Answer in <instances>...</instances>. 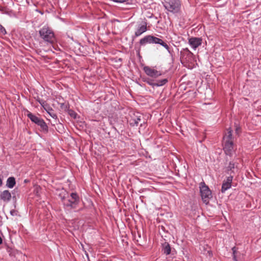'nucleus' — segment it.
I'll use <instances>...</instances> for the list:
<instances>
[{
	"mask_svg": "<svg viewBox=\"0 0 261 261\" xmlns=\"http://www.w3.org/2000/svg\"><path fill=\"white\" fill-rule=\"evenodd\" d=\"M67 196L61 197L64 206L69 209L76 208L80 202V198L76 193H71L70 195L67 193Z\"/></svg>",
	"mask_w": 261,
	"mask_h": 261,
	"instance_id": "nucleus-1",
	"label": "nucleus"
},
{
	"mask_svg": "<svg viewBox=\"0 0 261 261\" xmlns=\"http://www.w3.org/2000/svg\"><path fill=\"white\" fill-rule=\"evenodd\" d=\"M39 33L40 37L45 42L53 44L56 40L55 34L53 30L48 26H44L41 28Z\"/></svg>",
	"mask_w": 261,
	"mask_h": 261,
	"instance_id": "nucleus-2",
	"label": "nucleus"
},
{
	"mask_svg": "<svg viewBox=\"0 0 261 261\" xmlns=\"http://www.w3.org/2000/svg\"><path fill=\"white\" fill-rule=\"evenodd\" d=\"M140 45H145L147 43L159 44L164 47L169 53H170V48L167 44L164 42L161 39L151 35H147L142 38L139 42Z\"/></svg>",
	"mask_w": 261,
	"mask_h": 261,
	"instance_id": "nucleus-3",
	"label": "nucleus"
},
{
	"mask_svg": "<svg viewBox=\"0 0 261 261\" xmlns=\"http://www.w3.org/2000/svg\"><path fill=\"white\" fill-rule=\"evenodd\" d=\"M200 192L202 201L205 204H207L212 195L211 190L204 182L200 183Z\"/></svg>",
	"mask_w": 261,
	"mask_h": 261,
	"instance_id": "nucleus-4",
	"label": "nucleus"
},
{
	"mask_svg": "<svg viewBox=\"0 0 261 261\" xmlns=\"http://www.w3.org/2000/svg\"><path fill=\"white\" fill-rule=\"evenodd\" d=\"M164 6L168 11L176 13L179 10L180 3L179 0H167L164 3Z\"/></svg>",
	"mask_w": 261,
	"mask_h": 261,
	"instance_id": "nucleus-5",
	"label": "nucleus"
},
{
	"mask_svg": "<svg viewBox=\"0 0 261 261\" xmlns=\"http://www.w3.org/2000/svg\"><path fill=\"white\" fill-rule=\"evenodd\" d=\"M143 70L147 75L153 78H157L162 74L160 71H158L149 66H145L143 68Z\"/></svg>",
	"mask_w": 261,
	"mask_h": 261,
	"instance_id": "nucleus-6",
	"label": "nucleus"
},
{
	"mask_svg": "<svg viewBox=\"0 0 261 261\" xmlns=\"http://www.w3.org/2000/svg\"><path fill=\"white\" fill-rule=\"evenodd\" d=\"M189 43L191 47L196 49L202 44V39L200 38L192 37L189 39Z\"/></svg>",
	"mask_w": 261,
	"mask_h": 261,
	"instance_id": "nucleus-7",
	"label": "nucleus"
},
{
	"mask_svg": "<svg viewBox=\"0 0 261 261\" xmlns=\"http://www.w3.org/2000/svg\"><path fill=\"white\" fill-rule=\"evenodd\" d=\"M224 150L227 155H231L233 150V141L223 142Z\"/></svg>",
	"mask_w": 261,
	"mask_h": 261,
	"instance_id": "nucleus-8",
	"label": "nucleus"
},
{
	"mask_svg": "<svg viewBox=\"0 0 261 261\" xmlns=\"http://www.w3.org/2000/svg\"><path fill=\"white\" fill-rule=\"evenodd\" d=\"M232 178L233 176L230 175L227 177L226 180H224L221 188V191L222 193L225 192L231 187Z\"/></svg>",
	"mask_w": 261,
	"mask_h": 261,
	"instance_id": "nucleus-9",
	"label": "nucleus"
},
{
	"mask_svg": "<svg viewBox=\"0 0 261 261\" xmlns=\"http://www.w3.org/2000/svg\"><path fill=\"white\" fill-rule=\"evenodd\" d=\"M147 31V23L143 22L142 24L139 25L137 31L135 32V36L138 37Z\"/></svg>",
	"mask_w": 261,
	"mask_h": 261,
	"instance_id": "nucleus-10",
	"label": "nucleus"
},
{
	"mask_svg": "<svg viewBox=\"0 0 261 261\" xmlns=\"http://www.w3.org/2000/svg\"><path fill=\"white\" fill-rule=\"evenodd\" d=\"M0 198L5 202H9L11 198V194L8 190H5L0 194Z\"/></svg>",
	"mask_w": 261,
	"mask_h": 261,
	"instance_id": "nucleus-11",
	"label": "nucleus"
},
{
	"mask_svg": "<svg viewBox=\"0 0 261 261\" xmlns=\"http://www.w3.org/2000/svg\"><path fill=\"white\" fill-rule=\"evenodd\" d=\"M25 114L27 115L28 117L34 123L37 124L41 118L38 117L36 115L33 114L28 110H25Z\"/></svg>",
	"mask_w": 261,
	"mask_h": 261,
	"instance_id": "nucleus-12",
	"label": "nucleus"
},
{
	"mask_svg": "<svg viewBox=\"0 0 261 261\" xmlns=\"http://www.w3.org/2000/svg\"><path fill=\"white\" fill-rule=\"evenodd\" d=\"M162 251L166 255H169L171 252V247L170 244L167 242L162 244Z\"/></svg>",
	"mask_w": 261,
	"mask_h": 261,
	"instance_id": "nucleus-13",
	"label": "nucleus"
},
{
	"mask_svg": "<svg viewBox=\"0 0 261 261\" xmlns=\"http://www.w3.org/2000/svg\"><path fill=\"white\" fill-rule=\"evenodd\" d=\"M38 126H39L41 128V130L44 131L45 132H48V126L46 123L45 122L43 119L42 118L40 121L36 124Z\"/></svg>",
	"mask_w": 261,
	"mask_h": 261,
	"instance_id": "nucleus-14",
	"label": "nucleus"
},
{
	"mask_svg": "<svg viewBox=\"0 0 261 261\" xmlns=\"http://www.w3.org/2000/svg\"><path fill=\"white\" fill-rule=\"evenodd\" d=\"M233 141L232 138V130L228 129L223 137V142Z\"/></svg>",
	"mask_w": 261,
	"mask_h": 261,
	"instance_id": "nucleus-15",
	"label": "nucleus"
},
{
	"mask_svg": "<svg viewBox=\"0 0 261 261\" xmlns=\"http://www.w3.org/2000/svg\"><path fill=\"white\" fill-rule=\"evenodd\" d=\"M15 179L13 177H10L7 179L6 186L9 188H12L15 186Z\"/></svg>",
	"mask_w": 261,
	"mask_h": 261,
	"instance_id": "nucleus-16",
	"label": "nucleus"
},
{
	"mask_svg": "<svg viewBox=\"0 0 261 261\" xmlns=\"http://www.w3.org/2000/svg\"><path fill=\"white\" fill-rule=\"evenodd\" d=\"M49 110H47L46 109H44V110L49 114V115L53 118L54 119H57V115L54 113V110L51 108L49 106Z\"/></svg>",
	"mask_w": 261,
	"mask_h": 261,
	"instance_id": "nucleus-17",
	"label": "nucleus"
},
{
	"mask_svg": "<svg viewBox=\"0 0 261 261\" xmlns=\"http://www.w3.org/2000/svg\"><path fill=\"white\" fill-rule=\"evenodd\" d=\"M168 82L167 79H164L161 80H159L155 82L156 87H160L164 85Z\"/></svg>",
	"mask_w": 261,
	"mask_h": 261,
	"instance_id": "nucleus-18",
	"label": "nucleus"
},
{
	"mask_svg": "<svg viewBox=\"0 0 261 261\" xmlns=\"http://www.w3.org/2000/svg\"><path fill=\"white\" fill-rule=\"evenodd\" d=\"M37 101L40 103L41 106L44 109H46L47 110H49V105L45 101L40 99V98L37 99Z\"/></svg>",
	"mask_w": 261,
	"mask_h": 261,
	"instance_id": "nucleus-19",
	"label": "nucleus"
},
{
	"mask_svg": "<svg viewBox=\"0 0 261 261\" xmlns=\"http://www.w3.org/2000/svg\"><path fill=\"white\" fill-rule=\"evenodd\" d=\"M235 163L233 162H230L229 164V165L227 167V170L231 171L230 174H231L232 172H234V169L236 168Z\"/></svg>",
	"mask_w": 261,
	"mask_h": 261,
	"instance_id": "nucleus-20",
	"label": "nucleus"
},
{
	"mask_svg": "<svg viewBox=\"0 0 261 261\" xmlns=\"http://www.w3.org/2000/svg\"><path fill=\"white\" fill-rule=\"evenodd\" d=\"M144 82L147 83L148 85L152 86L153 87L156 86L155 82H154L153 80H151L149 78H146L144 80Z\"/></svg>",
	"mask_w": 261,
	"mask_h": 261,
	"instance_id": "nucleus-21",
	"label": "nucleus"
},
{
	"mask_svg": "<svg viewBox=\"0 0 261 261\" xmlns=\"http://www.w3.org/2000/svg\"><path fill=\"white\" fill-rule=\"evenodd\" d=\"M6 33L7 32L5 29L1 24H0V35H4L6 34Z\"/></svg>",
	"mask_w": 261,
	"mask_h": 261,
	"instance_id": "nucleus-22",
	"label": "nucleus"
},
{
	"mask_svg": "<svg viewBox=\"0 0 261 261\" xmlns=\"http://www.w3.org/2000/svg\"><path fill=\"white\" fill-rule=\"evenodd\" d=\"M232 251H233V259L235 260V261H238L237 259V256L236 255V249H235V247H233L232 249Z\"/></svg>",
	"mask_w": 261,
	"mask_h": 261,
	"instance_id": "nucleus-23",
	"label": "nucleus"
},
{
	"mask_svg": "<svg viewBox=\"0 0 261 261\" xmlns=\"http://www.w3.org/2000/svg\"><path fill=\"white\" fill-rule=\"evenodd\" d=\"M184 50L188 53V56H192L193 55V54L188 48H184Z\"/></svg>",
	"mask_w": 261,
	"mask_h": 261,
	"instance_id": "nucleus-24",
	"label": "nucleus"
},
{
	"mask_svg": "<svg viewBox=\"0 0 261 261\" xmlns=\"http://www.w3.org/2000/svg\"><path fill=\"white\" fill-rule=\"evenodd\" d=\"M134 123L137 125L139 124V122L141 121V119H140V117H138L136 119H134Z\"/></svg>",
	"mask_w": 261,
	"mask_h": 261,
	"instance_id": "nucleus-25",
	"label": "nucleus"
},
{
	"mask_svg": "<svg viewBox=\"0 0 261 261\" xmlns=\"http://www.w3.org/2000/svg\"><path fill=\"white\" fill-rule=\"evenodd\" d=\"M69 114L71 117H73L74 118H75L76 114L73 111H71V113H69Z\"/></svg>",
	"mask_w": 261,
	"mask_h": 261,
	"instance_id": "nucleus-26",
	"label": "nucleus"
},
{
	"mask_svg": "<svg viewBox=\"0 0 261 261\" xmlns=\"http://www.w3.org/2000/svg\"><path fill=\"white\" fill-rule=\"evenodd\" d=\"M14 213H15V212L14 211H11V214L12 215H14Z\"/></svg>",
	"mask_w": 261,
	"mask_h": 261,
	"instance_id": "nucleus-27",
	"label": "nucleus"
},
{
	"mask_svg": "<svg viewBox=\"0 0 261 261\" xmlns=\"http://www.w3.org/2000/svg\"><path fill=\"white\" fill-rule=\"evenodd\" d=\"M239 128H237V129H236V131H237V132H238V130H239Z\"/></svg>",
	"mask_w": 261,
	"mask_h": 261,
	"instance_id": "nucleus-28",
	"label": "nucleus"
}]
</instances>
